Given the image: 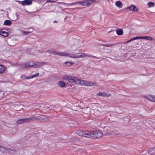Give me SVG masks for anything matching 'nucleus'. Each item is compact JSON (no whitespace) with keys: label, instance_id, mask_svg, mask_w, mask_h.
Listing matches in <instances>:
<instances>
[{"label":"nucleus","instance_id":"nucleus-1","mask_svg":"<svg viewBox=\"0 0 155 155\" xmlns=\"http://www.w3.org/2000/svg\"><path fill=\"white\" fill-rule=\"evenodd\" d=\"M63 79L64 80L67 81L71 83L79 84L80 85H86L89 86H93L97 87L98 86L96 82L81 80L75 77L65 75L63 77Z\"/></svg>","mask_w":155,"mask_h":155},{"label":"nucleus","instance_id":"nucleus-2","mask_svg":"<svg viewBox=\"0 0 155 155\" xmlns=\"http://www.w3.org/2000/svg\"><path fill=\"white\" fill-rule=\"evenodd\" d=\"M51 52L53 54L60 55L62 56H68L71 58H84L85 57H89L93 58H94L97 59V58L96 56H93L90 55H86L84 53H69L66 52H57L56 51H51Z\"/></svg>","mask_w":155,"mask_h":155},{"label":"nucleus","instance_id":"nucleus-3","mask_svg":"<svg viewBox=\"0 0 155 155\" xmlns=\"http://www.w3.org/2000/svg\"><path fill=\"white\" fill-rule=\"evenodd\" d=\"M45 64L46 63L44 62L34 63L33 61H30L23 64L22 67L25 68H28L30 67L37 68Z\"/></svg>","mask_w":155,"mask_h":155},{"label":"nucleus","instance_id":"nucleus-4","mask_svg":"<svg viewBox=\"0 0 155 155\" xmlns=\"http://www.w3.org/2000/svg\"><path fill=\"white\" fill-rule=\"evenodd\" d=\"M89 137L94 138H99L103 136V133L101 131L99 130H96L93 131H90Z\"/></svg>","mask_w":155,"mask_h":155},{"label":"nucleus","instance_id":"nucleus-5","mask_svg":"<svg viewBox=\"0 0 155 155\" xmlns=\"http://www.w3.org/2000/svg\"><path fill=\"white\" fill-rule=\"evenodd\" d=\"M77 134L80 136L89 137L90 131L83 130H78L77 131Z\"/></svg>","mask_w":155,"mask_h":155},{"label":"nucleus","instance_id":"nucleus-6","mask_svg":"<svg viewBox=\"0 0 155 155\" xmlns=\"http://www.w3.org/2000/svg\"><path fill=\"white\" fill-rule=\"evenodd\" d=\"M98 0H85L86 6H90L94 3L98 2Z\"/></svg>","mask_w":155,"mask_h":155},{"label":"nucleus","instance_id":"nucleus-7","mask_svg":"<svg viewBox=\"0 0 155 155\" xmlns=\"http://www.w3.org/2000/svg\"><path fill=\"white\" fill-rule=\"evenodd\" d=\"M32 3L31 0H25L22 1L21 5H31Z\"/></svg>","mask_w":155,"mask_h":155},{"label":"nucleus","instance_id":"nucleus-8","mask_svg":"<svg viewBox=\"0 0 155 155\" xmlns=\"http://www.w3.org/2000/svg\"><path fill=\"white\" fill-rule=\"evenodd\" d=\"M144 97L151 101L155 102V96L148 95L145 96Z\"/></svg>","mask_w":155,"mask_h":155},{"label":"nucleus","instance_id":"nucleus-9","mask_svg":"<svg viewBox=\"0 0 155 155\" xmlns=\"http://www.w3.org/2000/svg\"><path fill=\"white\" fill-rule=\"evenodd\" d=\"M30 118H23L17 121L18 124H21L24 122H27L28 121Z\"/></svg>","mask_w":155,"mask_h":155},{"label":"nucleus","instance_id":"nucleus-10","mask_svg":"<svg viewBox=\"0 0 155 155\" xmlns=\"http://www.w3.org/2000/svg\"><path fill=\"white\" fill-rule=\"evenodd\" d=\"M148 153L150 155H155V147L149 149Z\"/></svg>","mask_w":155,"mask_h":155},{"label":"nucleus","instance_id":"nucleus-11","mask_svg":"<svg viewBox=\"0 0 155 155\" xmlns=\"http://www.w3.org/2000/svg\"><path fill=\"white\" fill-rule=\"evenodd\" d=\"M131 11H133L134 12L137 11V9L136 7L134 5H131L129 6L128 8Z\"/></svg>","mask_w":155,"mask_h":155},{"label":"nucleus","instance_id":"nucleus-12","mask_svg":"<svg viewBox=\"0 0 155 155\" xmlns=\"http://www.w3.org/2000/svg\"><path fill=\"white\" fill-rule=\"evenodd\" d=\"M9 150V149H6L4 147H1L0 146V151L2 152H5L7 153L8 151Z\"/></svg>","mask_w":155,"mask_h":155},{"label":"nucleus","instance_id":"nucleus-13","mask_svg":"<svg viewBox=\"0 0 155 155\" xmlns=\"http://www.w3.org/2000/svg\"><path fill=\"white\" fill-rule=\"evenodd\" d=\"M122 2L120 1H118L116 2L115 3V6L119 8H121L122 7Z\"/></svg>","mask_w":155,"mask_h":155},{"label":"nucleus","instance_id":"nucleus-14","mask_svg":"<svg viewBox=\"0 0 155 155\" xmlns=\"http://www.w3.org/2000/svg\"><path fill=\"white\" fill-rule=\"evenodd\" d=\"M12 22L9 20H6L4 22V25L6 26H10L11 25Z\"/></svg>","mask_w":155,"mask_h":155},{"label":"nucleus","instance_id":"nucleus-15","mask_svg":"<svg viewBox=\"0 0 155 155\" xmlns=\"http://www.w3.org/2000/svg\"><path fill=\"white\" fill-rule=\"evenodd\" d=\"M57 3L59 4H63L64 5H66L67 7H68L70 5H75L76 4H77V2H75L71 3L69 4H67L66 3H63V2H57Z\"/></svg>","mask_w":155,"mask_h":155},{"label":"nucleus","instance_id":"nucleus-16","mask_svg":"<svg viewBox=\"0 0 155 155\" xmlns=\"http://www.w3.org/2000/svg\"><path fill=\"white\" fill-rule=\"evenodd\" d=\"M145 39L150 41H151L153 40V38L150 36H142L141 37V39Z\"/></svg>","mask_w":155,"mask_h":155},{"label":"nucleus","instance_id":"nucleus-17","mask_svg":"<svg viewBox=\"0 0 155 155\" xmlns=\"http://www.w3.org/2000/svg\"><path fill=\"white\" fill-rule=\"evenodd\" d=\"M0 35L4 37H7L8 35L7 32L2 30L0 31Z\"/></svg>","mask_w":155,"mask_h":155},{"label":"nucleus","instance_id":"nucleus-18","mask_svg":"<svg viewBox=\"0 0 155 155\" xmlns=\"http://www.w3.org/2000/svg\"><path fill=\"white\" fill-rule=\"evenodd\" d=\"M117 34L119 35H122L123 34V31L122 29H119L116 30Z\"/></svg>","mask_w":155,"mask_h":155},{"label":"nucleus","instance_id":"nucleus-19","mask_svg":"<svg viewBox=\"0 0 155 155\" xmlns=\"http://www.w3.org/2000/svg\"><path fill=\"white\" fill-rule=\"evenodd\" d=\"M38 75H39V73H37L35 74L34 75H33L27 77L26 78V79H30L33 78H34L35 77H37V76H38Z\"/></svg>","mask_w":155,"mask_h":155},{"label":"nucleus","instance_id":"nucleus-20","mask_svg":"<svg viewBox=\"0 0 155 155\" xmlns=\"http://www.w3.org/2000/svg\"><path fill=\"white\" fill-rule=\"evenodd\" d=\"M97 94L99 96H109V95L108 94H107L105 93L104 92H100L98 93H97Z\"/></svg>","mask_w":155,"mask_h":155},{"label":"nucleus","instance_id":"nucleus-21","mask_svg":"<svg viewBox=\"0 0 155 155\" xmlns=\"http://www.w3.org/2000/svg\"><path fill=\"white\" fill-rule=\"evenodd\" d=\"M77 4H79L82 6H86L85 0L77 2Z\"/></svg>","mask_w":155,"mask_h":155},{"label":"nucleus","instance_id":"nucleus-22","mask_svg":"<svg viewBox=\"0 0 155 155\" xmlns=\"http://www.w3.org/2000/svg\"><path fill=\"white\" fill-rule=\"evenodd\" d=\"M58 84L61 87H64L65 85V83L62 81H59Z\"/></svg>","mask_w":155,"mask_h":155},{"label":"nucleus","instance_id":"nucleus-23","mask_svg":"<svg viewBox=\"0 0 155 155\" xmlns=\"http://www.w3.org/2000/svg\"><path fill=\"white\" fill-rule=\"evenodd\" d=\"M147 5L149 8L153 7L154 6V3L152 2H150L147 3Z\"/></svg>","mask_w":155,"mask_h":155},{"label":"nucleus","instance_id":"nucleus-24","mask_svg":"<svg viewBox=\"0 0 155 155\" xmlns=\"http://www.w3.org/2000/svg\"><path fill=\"white\" fill-rule=\"evenodd\" d=\"M5 68L4 66L0 65V73H2L5 71Z\"/></svg>","mask_w":155,"mask_h":155},{"label":"nucleus","instance_id":"nucleus-25","mask_svg":"<svg viewBox=\"0 0 155 155\" xmlns=\"http://www.w3.org/2000/svg\"><path fill=\"white\" fill-rule=\"evenodd\" d=\"M16 153V151L13 150H11L9 149V150L8 151L7 153H9L12 154H15Z\"/></svg>","mask_w":155,"mask_h":155},{"label":"nucleus","instance_id":"nucleus-26","mask_svg":"<svg viewBox=\"0 0 155 155\" xmlns=\"http://www.w3.org/2000/svg\"><path fill=\"white\" fill-rule=\"evenodd\" d=\"M65 63L68 66H70L72 64H73V63L72 62L67 61Z\"/></svg>","mask_w":155,"mask_h":155},{"label":"nucleus","instance_id":"nucleus-27","mask_svg":"<svg viewBox=\"0 0 155 155\" xmlns=\"http://www.w3.org/2000/svg\"><path fill=\"white\" fill-rule=\"evenodd\" d=\"M57 1V0H47L46 2L47 3L50 2H54Z\"/></svg>","mask_w":155,"mask_h":155},{"label":"nucleus","instance_id":"nucleus-28","mask_svg":"<svg viewBox=\"0 0 155 155\" xmlns=\"http://www.w3.org/2000/svg\"><path fill=\"white\" fill-rule=\"evenodd\" d=\"M30 32L28 31H23V34L25 35H27L29 34Z\"/></svg>","mask_w":155,"mask_h":155},{"label":"nucleus","instance_id":"nucleus-29","mask_svg":"<svg viewBox=\"0 0 155 155\" xmlns=\"http://www.w3.org/2000/svg\"><path fill=\"white\" fill-rule=\"evenodd\" d=\"M138 39H141V37H136L132 38V39H133V40H136Z\"/></svg>","mask_w":155,"mask_h":155},{"label":"nucleus","instance_id":"nucleus-30","mask_svg":"<svg viewBox=\"0 0 155 155\" xmlns=\"http://www.w3.org/2000/svg\"><path fill=\"white\" fill-rule=\"evenodd\" d=\"M114 45V44H105L104 45L106 46V47H108Z\"/></svg>","mask_w":155,"mask_h":155},{"label":"nucleus","instance_id":"nucleus-31","mask_svg":"<svg viewBox=\"0 0 155 155\" xmlns=\"http://www.w3.org/2000/svg\"><path fill=\"white\" fill-rule=\"evenodd\" d=\"M26 77H25V75H22L21 77V78H25V79H26Z\"/></svg>","mask_w":155,"mask_h":155},{"label":"nucleus","instance_id":"nucleus-32","mask_svg":"<svg viewBox=\"0 0 155 155\" xmlns=\"http://www.w3.org/2000/svg\"><path fill=\"white\" fill-rule=\"evenodd\" d=\"M16 2H18L19 4H20L21 5L22 1H16Z\"/></svg>","mask_w":155,"mask_h":155},{"label":"nucleus","instance_id":"nucleus-33","mask_svg":"<svg viewBox=\"0 0 155 155\" xmlns=\"http://www.w3.org/2000/svg\"><path fill=\"white\" fill-rule=\"evenodd\" d=\"M15 14V15H16V16L17 17V18H18V13H16Z\"/></svg>","mask_w":155,"mask_h":155},{"label":"nucleus","instance_id":"nucleus-34","mask_svg":"<svg viewBox=\"0 0 155 155\" xmlns=\"http://www.w3.org/2000/svg\"><path fill=\"white\" fill-rule=\"evenodd\" d=\"M133 40V39H132V38L131 39H130V40H129V41L130 42Z\"/></svg>","mask_w":155,"mask_h":155},{"label":"nucleus","instance_id":"nucleus-35","mask_svg":"<svg viewBox=\"0 0 155 155\" xmlns=\"http://www.w3.org/2000/svg\"><path fill=\"white\" fill-rule=\"evenodd\" d=\"M130 42L129 41H126V43H128V42Z\"/></svg>","mask_w":155,"mask_h":155},{"label":"nucleus","instance_id":"nucleus-36","mask_svg":"<svg viewBox=\"0 0 155 155\" xmlns=\"http://www.w3.org/2000/svg\"><path fill=\"white\" fill-rule=\"evenodd\" d=\"M57 22L56 21H54V23H56Z\"/></svg>","mask_w":155,"mask_h":155}]
</instances>
